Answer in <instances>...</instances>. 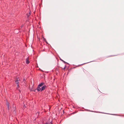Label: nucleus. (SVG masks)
I'll use <instances>...</instances> for the list:
<instances>
[{
    "instance_id": "f257e3e1",
    "label": "nucleus",
    "mask_w": 124,
    "mask_h": 124,
    "mask_svg": "<svg viewBox=\"0 0 124 124\" xmlns=\"http://www.w3.org/2000/svg\"><path fill=\"white\" fill-rule=\"evenodd\" d=\"M19 80V79H18V78H17V80H16L15 81L16 83V84H18L17 85V86H18V80Z\"/></svg>"
},
{
    "instance_id": "f03ea898",
    "label": "nucleus",
    "mask_w": 124,
    "mask_h": 124,
    "mask_svg": "<svg viewBox=\"0 0 124 124\" xmlns=\"http://www.w3.org/2000/svg\"><path fill=\"white\" fill-rule=\"evenodd\" d=\"M46 87V85H44V86H43V87H42L41 88V91H42V90H43Z\"/></svg>"
},
{
    "instance_id": "7ed1b4c3",
    "label": "nucleus",
    "mask_w": 124,
    "mask_h": 124,
    "mask_svg": "<svg viewBox=\"0 0 124 124\" xmlns=\"http://www.w3.org/2000/svg\"><path fill=\"white\" fill-rule=\"evenodd\" d=\"M26 63L27 64H28L30 63L29 61H28V58L26 59Z\"/></svg>"
},
{
    "instance_id": "20e7f679",
    "label": "nucleus",
    "mask_w": 124,
    "mask_h": 124,
    "mask_svg": "<svg viewBox=\"0 0 124 124\" xmlns=\"http://www.w3.org/2000/svg\"><path fill=\"white\" fill-rule=\"evenodd\" d=\"M44 83H41V84H40L39 85V86L41 87L44 84Z\"/></svg>"
},
{
    "instance_id": "39448f33",
    "label": "nucleus",
    "mask_w": 124,
    "mask_h": 124,
    "mask_svg": "<svg viewBox=\"0 0 124 124\" xmlns=\"http://www.w3.org/2000/svg\"><path fill=\"white\" fill-rule=\"evenodd\" d=\"M40 87L38 86L37 88V90L39 91H40L41 90V88H40Z\"/></svg>"
},
{
    "instance_id": "423d86ee",
    "label": "nucleus",
    "mask_w": 124,
    "mask_h": 124,
    "mask_svg": "<svg viewBox=\"0 0 124 124\" xmlns=\"http://www.w3.org/2000/svg\"><path fill=\"white\" fill-rule=\"evenodd\" d=\"M7 105L8 108V109H9V103H7Z\"/></svg>"
},
{
    "instance_id": "0eeeda50",
    "label": "nucleus",
    "mask_w": 124,
    "mask_h": 124,
    "mask_svg": "<svg viewBox=\"0 0 124 124\" xmlns=\"http://www.w3.org/2000/svg\"><path fill=\"white\" fill-rule=\"evenodd\" d=\"M62 61L64 62H64V61H63V60H62Z\"/></svg>"
},
{
    "instance_id": "6e6552de",
    "label": "nucleus",
    "mask_w": 124,
    "mask_h": 124,
    "mask_svg": "<svg viewBox=\"0 0 124 124\" xmlns=\"http://www.w3.org/2000/svg\"><path fill=\"white\" fill-rule=\"evenodd\" d=\"M65 67L64 68V69H65Z\"/></svg>"
},
{
    "instance_id": "1a4fd4ad",
    "label": "nucleus",
    "mask_w": 124,
    "mask_h": 124,
    "mask_svg": "<svg viewBox=\"0 0 124 124\" xmlns=\"http://www.w3.org/2000/svg\"><path fill=\"white\" fill-rule=\"evenodd\" d=\"M50 124H52V123H51Z\"/></svg>"
}]
</instances>
